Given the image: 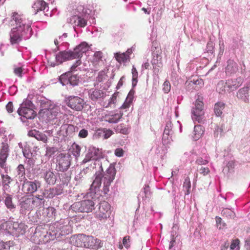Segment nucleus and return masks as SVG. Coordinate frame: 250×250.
I'll return each instance as SVG.
<instances>
[{
  "label": "nucleus",
  "mask_w": 250,
  "mask_h": 250,
  "mask_svg": "<svg viewBox=\"0 0 250 250\" xmlns=\"http://www.w3.org/2000/svg\"><path fill=\"white\" fill-rule=\"evenodd\" d=\"M105 166H102V169H99L98 167L94 169L95 174L93 177V181L87 192V195L92 199L96 198L97 195H100L102 185L103 192L104 194H107L110 190L111 184L115 179L116 170L114 164H110L105 172L103 173V167Z\"/></svg>",
  "instance_id": "obj_1"
},
{
  "label": "nucleus",
  "mask_w": 250,
  "mask_h": 250,
  "mask_svg": "<svg viewBox=\"0 0 250 250\" xmlns=\"http://www.w3.org/2000/svg\"><path fill=\"white\" fill-rule=\"evenodd\" d=\"M64 108L62 105H51L47 111V120L51 122L52 125L58 126L61 125L60 130L57 131V134L63 136H73L75 132L78 131L79 128L72 125L67 124V115L63 113Z\"/></svg>",
  "instance_id": "obj_2"
},
{
  "label": "nucleus",
  "mask_w": 250,
  "mask_h": 250,
  "mask_svg": "<svg viewBox=\"0 0 250 250\" xmlns=\"http://www.w3.org/2000/svg\"><path fill=\"white\" fill-rule=\"evenodd\" d=\"M10 23L12 26H15L10 33L11 44H18L22 40L28 39L32 35V29L31 27L32 22L23 15L14 13Z\"/></svg>",
  "instance_id": "obj_3"
},
{
  "label": "nucleus",
  "mask_w": 250,
  "mask_h": 250,
  "mask_svg": "<svg viewBox=\"0 0 250 250\" xmlns=\"http://www.w3.org/2000/svg\"><path fill=\"white\" fill-rule=\"evenodd\" d=\"M89 47L87 42H83L76 46L73 50L66 51L62 49L59 50V52L55 55L56 62H51L50 65L54 67L57 64H61L67 61L81 58L83 54L88 50ZM55 51L57 50L56 49Z\"/></svg>",
  "instance_id": "obj_4"
},
{
  "label": "nucleus",
  "mask_w": 250,
  "mask_h": 250,
  "mask_svg": "<svg viewBox=\"0 0 250 250\" xmlns=\"http://www.w3.org/2000/svg\"><path fill=\"white\" fill-rule=\"evenodd\" d=\"M101 150L94 146H89L86 152L85 157L81 163V165L88 164V167L93 169L98 167L102 169V166H107V160L102 158Z\"/></svg>",
  "instance_id": "obj_5"
},
{
  "label": "nucleus",
  "mask_w": 250,
  "mask_h": 250,
  "mask_svg": "<svg viewBox=\"0 0 250 250\" xmlns=\"http://www.w3.org/2000/svg\"><path fill=\"white\" fill-rule=\"evenodd\" d=\"M72 231V228L69 225L68 219H61L55 222L49 227V233L51 238H59L62 236L69 234Z\"/></svg>",
  "instance_id": "obj_6"
},
{
  "label": "nucleus",
  "mask_w": 250,
  "mask_h": 250,
  "mask_svg": "<svg viewBox=\"0 0 250 250\" xmlns=\"http://www.w3.org/2000/svg\"><path fill=\"white\" fill-rule=\"evenodd\" d=\"M73 15L68 20V21L72 24L76 31V26L83 27L86 25V19L88 16L86 14V10L84 6L78 3L73 7Z\"/></svg>",
  "instance_id": "obj_7"
},
{
  "label": "nucleus",
  "mask_w": 250,
  "mask_h": 250,
  "mask_svg": "<svg viewBox=\"0 0 250 250\" xmlns=\"http://www.w3.org/2000/svg\"><path fill=\"white\" fill-rule=\"evenodd\" d=\"M20 205L21 211L25 213L26 211L32 210L35 208L43 207V201L37 194L32 197L25 196L20 200Z\"/></svg>",
  "instance_id": "obj_8"
},
{
  "label": "nucleus",
  "mask_w": 250,
  "mask_h": 250,
  "mask_svg": "<svg viewBox=\"0 0 250 250\" xmlns=\"http://www.w3.org/2000/svg\"><path fill=\"white\" fill-rule=\"evenodd\" d=\"M51 236L49 233V229L43 228L42 226H38L33 235L31 236L30 239L32 242L37 244L45 243L50 240H53L51 238Z\"/></svg>",
  "instance_id": "obj_9"
},
{
  "label": "nucleus",
  "mask_w": 250,
  "mask_h": 250,
  "mask_svg": "<svg viewBox=\"0 0 250 250\" xmlns=\"http://www.w3.org/2000/svg\"><path fill=\"white\" fill-rule=\"evenodd\" d=\"M177 128H179L180 132L182 131V125L177 121L174 125L170 121L167 122L163 135V143L164 145H168L173 141V135L176 131Z\"/></svg>",
  "instance_id": "obj_10"
},
{
  "label": "nucleus",
  "mask_w": 250,
  "mask_h": 250,
  "mask_svg": "<svg viewBox=\"0 0 250 250\" xmlns=\"http://www.w3.org/2000/svg\"><path fill=\"white\" fill-rule=\"evenodd\" d=\"M95 203L90 199L76 202L71 206V209L75 212H90L94 209Z\"/></svg>",
  "instance_id": "obj_11"
},
{
  "label": "nucleus",
  "mask_w": 250,
  "mask_h": 250,
  "mask_svg": "<svg viewBox=\"0 0 250 250\" xmlns=\"http://www.w3.org/2000/svg\"><path fill=\"white\" fill-rule=\"evenodd\" d=\"M10 152V146L7 136H4L0 142V167L5 168Z\"/></svg>",
  "instance_id": "obj_12"
},
{
  "label": "nucleus",
  "mask_w": 250,
  "mask_h": 250,
  "mask_svg": "<svg viewBox=\"0 0 250 250\" xmlns=\"http://www.w3.org/2000/svg\"><path fill=\"white\" fill-rule=\"evenodd\" d=\"M204 104L202 101L197 100L195 104V107L192 108L191 111V118L193 121L195 123H203L205 121Z\"/></svg>",
  "instance_id": "obj_13"
},
{
  "label": "nucleus",
  "mask_w": 250,
  "mask_h": 250,
  "mask_svg": "<svg viewBox=\"0 0 250 250\" xmlns=\"http://www.w3.org/2000/svg\"><path fill=\"white\" fill-rule=\"evenodd\" d=\"M41 174L45 183L48 185H54L59 180L61 181L60 174L57 171L50 169L47 170L42 169Z\"/></svg>",
  "instance_id": "obj_14"
},
{
  "label": "nucleus",
  "mask_w": 250,
  "mask_h": 250,
  "mask_svg": "<svg viewBox=\"0 0 250 250\" xmlns=\"http://www.w3.org/2000/svg\"><path fill=\"white\" fill-rule=\"evenodd\" d=\"M111 213V206L106 202L100 204L98 210L95 212V217L100 221H104L110 217Z\"/></svg>",
  "instance_id": "obj_15"
},
{
  "label": "nucleus",
  "mask_w": 250,
  "mask_h": 250,
  "mask_svg": "<svg viewBox=\"0 0 250 250\" xmlns=\"http://www.w3.org/2000/svg\"><path fill=\"white\" fill-rule=\"evenodd\" d=\"M59 81L62 85L69 84L72 86L77 85L79 83V77L76 74L67 72L62 74L59 78Z\"/></svg>",
  "instance_id": "obj_16"
},
{
  "label": "nucleus",
  "mask_w": 250,
  "mask_h": 250,
  "mask_svg": "<svg viewBox=\"0 0 250 250\" xmlns=\"http://www.w3.org/2000/svg\"><path fill=\"white\" fill-rule=\"evenodd\" d=\"M18 113L21 116L20 118L22 123L26 125H29L31 120L36 116V113L32 108L20 107Z\"/></svg>",
  "instance_id": "obj_17"
},
{
  "label": "nucleus",
  "mask_w": 250,
  "mask_h": 250,
  "mask_svg": "<svg viewBox=\"0 0 250 250\" xmlns=\"http://www.w3.org/2000/svg\"><path fill=\"white\" fill-rule=\"evenodd\" d=\"M21 190L26 193L33 194L38 191L41 187V183L38 180H28L21 184Z\"/></svg>",
  "instance_id": "obj_18"
},
{
  "label": "nucleus",
  "mask_w": 250,
  "mask_h": 250,
  "mask_svg": "<svg viewBox=\"0 0 250 250\" xmlns=\"http://www.w3.org/2000/svg\"><path fill=\"white\" fill-rule=\"evenodd\" d=\"M156 51L152 53L153 58L151 61L152 64L154 69V79H158V73L159 68L162 66V57L161 56V50L155 47Z\"/></svg>",
  "instance_id": "obj_19"
},
{
  "label": "nucleus",
  "mask_w": 250,
  "mask_h": 250,
  "mask_svg": "<svg viewBox=\"0 0 250 250\" xmlns=\"http://www.w3.org/2000/svg\"><path fill=\"white\" fill-rule=\"evenodd\" d=\"M71 156L69 154L60 153L57 157V166L60 171L68 169L70 166Z\"/></svg>",
  "instance_id": "obj_20"
},
{
  "label": "nucleus",
  "mask_w": 250,
  "mask_h": 250,
  "mask_svg": "<svg viewBox=\"0 0 250 250\" xmlns=\"http://www.w3.org/2000/svg\"><path fill=\"white\" fill-rule=\"evenodd\" d=\"M89 236L84 234L73 235L70 238V242L77 247L87 248Z\"/></svg>",
  "instance_id": "obj_21"
},
{
  "label": "nucleus",
  "mask_w": 250,
  "mask_h": 250,
  "mask_svg": "<svg viewBox=\"0 0 250 250\" xmlns=\"http://www.w3.org/2000/svg\"><path fill=\"white\" fill-rule=\"evenodd\" d=\"M250 90V79L245 84L244 86L239 89L236 93L237 99L244 103L249 102V91Z\"/></svg>",
  "instance_id": "obj_22"
},
{
  "label": "nucleus",
  "mask_w": 250,
  "mask_h": 250,
  "mask_svg": "<svg viewBox=\"0 0 250 250\" xmlns=\"http://www.w3.org/2000/svg\"><path fill=\"white\" fill-rule=\"evenodd\" d=\"M84 104L83 100L78 96H70L68 98V106L76 111H81Z\"/></svg>",
  "instance_id": "obj_23"
},
{
  "label": "nucleus",
  "mask_w": 250,
  "mask_h": 250,
  "mask_svg": "<svg viewBox=\"0 0 250 250\" xmlns=\"http://www.w3.org/2000/svg\"><path fill=\"white\" fill-rule=\"evenodd\" d=\"M243 80L240 77L228 79L227 81L228 92L230 93L236 90L243 83Z\"/></svg>",
  "instance_id": "obj_24"
},
{
  "label": "nucleus",
  "mask_w": 250,
  "mask_h": 250,
  "mask_svg": "<svg viewBox=\"0 0 250 250\" xmlns=\"http://www.w3.org/2000/svg\"><path fill=\"white\" fill-rule=\"evenodd\" d=\"M67 34L63 33L62 35L59 36V37L54 40V43L56 46V48L54 50H60L63 49L62 46H63L65 48L67 47L68 43L67 42Z\"/></svg>",
  "instance_id": "obj_25"
},
{
  "label": "nucleus",
  "mask_w": 250,
  "mask_h": 250,
  "mask_svg": "<svg viewBox=\"0 0 250 250\" xmlns=\"http://www.w3.org/2000/svg\"><path fill=\"white\" fill-rule=\"evenodd\" d=\"M123 115L121 111L111 112L105 115L104 120L109 123L116 124L122 118Z\"/></svg>",
  "instance_id": "obj_26"
},
{
  "label": "nucleus",
  "mask_w": 250,
  "mask_h": 250,
  "mask_svg": "<svg viewBox=\"0 0 250 250\" xmlns=\"http://www.w3.org/2000/svg\"><path fill=\"white\" fill-rule=\"evenodd\" d=\"M35 11V14L39 11H43L45 15L48 16L47 12L48 11L49 7L47 4L42 0H38L35 2L32 6Z\"/></svg>",
  "instance_id": "obj_27"
},
{
  "label": "nucleus",
  "mask_w": 250,
  "mask_h": 250,
  "mask_svg": "<svg viewBox=\"0 0 250 250\" xmlns=\"http://www.w3.org/2000/svg\"><path fill=\"white\" fill-rule=\"evenodd\" d=\"M88 95L91 100L97 101L101 100L105 94L102 90L92 88L89 90Z\"/></svg>",
  "instance_id": "obj_28"
},
{
  "label": "nucleus",
  "mask_w": 250,
  "mask_h": 250,
  "mask_svg": "<svg viewBox=\"0 0 250 250\" xmlns=\"http://www.w3.org/2000/svg\"><path fill=\"white\" fill-rule=\"evenodd\" d=\"M88 239V244L87 246V248L98 250L102 247L103 243L101 240L92 236H89V238Z\"/></svg>",
  "instance_id": "obj_29"
},
{
  "label": "nucleus",
  "mask_w": 250,
  "mask_h": 250,
  "mask_svg": "<svg viewBox=\"0 0 250 250\" xmlns=\"http://www.w3.org/2000/svg\"><path fill=\"white\" fill-rule=\"evenodd\" d=\"M0 229L1 232L6 234L14 236V231L13 229L12 222L10 221V217L8 221L3 222L0 224Z\"/></svg>",
  "instance_id": "obj_30"
},
{
  "label": "nucleus",
  "mask_w": 250,
  "mask_h": 250,
  "mask_svg": "<svg viewBox=\"0 0 250 250\" xmlns=\"http://www.w3.org/2000/svg\"><path fill=\"white\" fill-rule=\"evenodd\" d=\"M238 70V65L232 60H229L227 62V65L225 68V72L228 75L235 74Z\"/></svg>",
  "instance_id": "obj_31"
},
{
  "label": "nucleus",
  "mask_w": 250,
  "mask_h": 250,
  "mask_svg": "<svg viewBox=\"0 0 250 250\" xmlns=\"http://www.w3.org/2000/svg\"><path fill=\"white\" fill-rule=\"evenodd\" d=\"M28 135L35 138L37 140L42 141L44 143H46L48 141L47 135L42 132L36 130H31L28 132Z\"/></svg>",
  "instance_id": "obj_32"
},
{
  "label": "nucleus",
  "mask_w": 250,
  "mask_h": 250,
  "mask_svg": "<svg viewBox=\"0 0 250 250\" xmlns=\"http://www.w3.org/2000/svg\"><path fill=\"white\" fill-rule=\"evenodd\" d=\"M55 192L56 191L54 188H49L48 189H44L41 192V194H37V195H39L40 198L42 199L44 206L46 202L44 198L50 199L53 198L55 196Z\"/></svg>",
  "instance_id": "obj_33"
},
{
  "label": "nucleus",
  "mask_w": 250,
  "mask_h": 250,
  "mask_svg": "<svg viewBox=\"0 0 250 250\" xmlns=\"http://www.w3.org/2000/svg\"><path fill=\"white\" fill-rule=\"evenodd\" d=\"M205 131L204 127L201 125H195L193 132V139L194 141L199 139Z\"/></svg>",
  "instance_id": "obj_34"
},
{
  "label": "nucleus",
  "mask_w": 250,
  "mask_h": 250,
  "mask_svg": "<svg viewBox=\"0 0 250 250\" xmlns=\"http://www.w3.org/2000/svg\"><path fill=\"white\" fill-rule=\"evenodd\" d=\"M93 170L94 169L88 166L86 167L85 168H83V170H82L75 177V180L76 181V185L80 184L84 178V176L89 171Z\"/></svg>",
  "instance_id": "obj_35"
},
{
  "label": "nucleus",
  "mask_w": 250,
  "mask_h": 250,
  "mask_svg": "<svg viewBox=\"0 0 250 250\" xmlns=\"http://www.w3.org/2000/svg\"><path fill=\"white\" fill-rule=\"evenodd\" d=\"M217 91L221 94H224L227 91L228 92V88L227 87V81L223 80L220 81L216 86Z\"/></svg>",
  "instance_id": "obj_36"
},
{
  "label": "nucleus",
  "mask_w": 250,
  "mask_h": 250,
  "mask_svg": "<svg viewBox=\"0 0 250 250\" xmlns=\"http://www.w3.org/2000/svg\"><path fill=\"white\" fill-rule=\"evenodd\" d=\"M4 203L7 208L11 211H14L16 208V205L13 203L11 195L6 194Z\"/></svg>",
  "instance_id": "obj_37"
},
{
  "label": "nucleus",
  "mask_w": 250,
  "mask_h": 250,
  "mask_svg": "<svg viewBox=\"0 0 250 250\" xmlns=\"http://www.w3.org/2000/svg\"><path fill=\"white\" fill-rule=\"evenodd\" d=\"M225 104L222 102H218L216 103L214 107V111L215 114L217 116H220L222 113L223 110L224 109Z\"/></svg>",
  "instance_id": "obj_38"
},
{
  "label": "nucleus",
  "mask_w": 250,
  "mask_h": 250,
  "mask_svg": "<svg viewBox=\"0 0 250 250\" xmlns=\"http://www.w3.org/2000/svg\"><path fill=\"white\" fill-rule=\"evenodd\" d=\"M2 182L4 191H8L9 189V184L12 181V179L8 175H2Z\"/></svg>",
  "instance_id": "obj_39"
},
{
  "label": "nucleus",
  "mask_w": 250,
  "mask_h": 250,
  "mask_svg": "<svg viewBox=\"0 0 250 250\" xmlns=\"http://www.w3.org/2000/svg\"><path fill=\"white\" fill-rule=\"evenodd\" d=\"M134 92L130 91L127 95V96L125 101L124 103L121 106V109H126L129 108L130 104L132 102L133 99Z\"/></svg>",
  "instance_id": "obj_40"
},
{
  "label": "nucleus",
  "mask_w": 250,
  "mask_h": 250,
  "mask_svg": "<svg viewBox=\"0 0 250 250\" xmlns=\"http://www.w3.org/2000/svg\"><path fill=\"white\" fill-rule=\"evenodd\" d=\"M115 57L116 60L120 63H125L130 61V57L125 53L122 54L116 53L115 54Z\"/></svg>",
  "instance_id": "obj_41"
},
{
  "label": "nucleus",
  "mask_w": 250,
  "mask_h": 250,
  "mask_svg": "<svg viewBox=\"0 0 250 250\" xmlns=\"http://www.w3.org/2000/svg\"><path fill=\"white\" fill-rule=\"evenodd\" d=\"M222 215L228 219H233L235 216V214L232 210L225 208H224L221 212Z\"/></svg>",
  "instance_id": "obj_42"
},
{
  "label": "nucleus",
  "mask_w": 250,
  "mask_h": 250,
  "mask_svg": "<svg viewBox=\"0 0 250 250\" xmlns=\"http://www.w3.org/2000/svg\"><path fill=\"white\" fill-rule=\"evenodd\" d=\"M27 226L23 223H20V226L17 230H14V236H19L20 235H22L24 233Z\"/></svg>",
  "instance_id": "obj_43"
},
{
  "label": "nucleus",
  "mask_w": 250,
  "mask_h": 250,
  "mask_svg": "<svg viewBox=\"0 0 250 250\" xmlns=\"http://www.w3.org/2000/svg\"><path fill=\"white\" fill-rule=\"evenodd\" d=\"M81 151V147L80 146L75 143L73 144L72 146V153L76 159L80 157Z\"/></svg>",
  "instance_id": "obj_44"
},
{
  "label": "nucleus",
  "mask_w": 250,
  "mask_h": 250,
  "mask_svg": "<svg viewBox=\"0 0 250 250\" xmlns=\"http://www.w3.org/2000/svg\"><path fill=\"white\" fill-rule=\"evenodd\" d=\"M26 164V169L27 171H30L31 169H33L35 164V160L32 157L28 159H26L24 161Z\"/></svg>",
  "instance_id": "obj_45"
},
{
  "label": "nucleus",
  "mask_w": 250,
  "mask_h": 250,
  "mask_svg": "<svg viewBox=\"0 0 250 250\" xmlns=\"http://www.w3.org/2000/svg\"><path fill=\"white\" fill-rule=\"evenodd\" d=\"M13 246L12 241L4 242L0 240V250H10V247Z\"/></svg>",
  "instance_id": "obj_46"
},
{
  "label": "nucleus",
  "mask_w": 250,
  "mask_h": 250,
  "mask_svg": "<svg viewBox=\"0 0 250 250\" xmlns=\"http://www.w3.org/2000/svg\"><path fill=\"white\" fill-rule=\"evenodd\" d=\"M103 53L101 51H96L94 53L93 61L94 62L99 63L103 62Z\"/></svg>",
  "instance_id": "obj_47"
},
{
  "label": "nucleus",
  "mask_w": 250,
  "mask_h": 250,
  "mask_svg": "<svg viewBox=\"0 0 250 250\" xmlns=\"http://www.w3.org/2000/svg\"><path fill=\"white\" fill-rule=\"evenodd\" d=\"M23 66H18L14 68V73L20 77H22V75L25 73Z\"/></svg>",
  "instance_id": "obj_48"
},
{
  "label": "nucleus",
  "mask_w": 250,
  "mask_h": 250,
  "mask_svg": "<svg viewBox=\"0 0 250 250\" xmlns=\"http://www.w3.org/2000/svg\"><path fill=\"white\" fill-rule=\"evenodd\" d=\"M192 80L194 82V85H195V87L201 88L204 84L203 80L199 78H194Z\"/></svg>",
  "instance_id": "obj_49"
},
{
  "label": "nucleus",
  "mask_w": 250,
  "mask_h": 250,
  "mask_svg": "<svg viewBox=\"0 0 250 250\" xmlns=\"http://www.w3.org/2000/svg\"><path fill=\"white\" fill-rule=\"evenodd\" d=\"M132 85L134 86L136 85L137 83V77H138V72L136 68L133 66L132 69Z\"/></svg>",
  "instance_id": "obj_50"
},
{
  "label": "nucleus",
  "mask_w": 250,
  "mask_h": 250,
  "mask_svg": "<svg viewBox=\"0 0 250 250\" xmlns=\"http://www.w3.org/2000/svg\"><path fill=\"white\" fill-rule=\"evenodd\" d=\"M104 135V129H97L94 134L93 138L94 139H97L103 137Z\"/></svg>",
  "instance_id": "obj_51"
},
{
  "label": "nucleus",
  "mask_w": 250,
  "mask_h": 250,
  "mask_svg": "<svg viewBox=\"0 0 250 250\" xmlns=\"http://www.w3.org/2000/svg\"><path fill=\"white\" fill-rule=\"evenodd\" d=\"M106 77L105 71L102 70L99 72L98 76L97 77L96 81L98 83L103 82L105 79Z\"/></svg>",
  "instance_id": "obj_52"
},
{
  "label": "nucleus",
  "mask_w": 250,
  "mask_h": 250,
  "mask_svg": "<svg viewBox=\"0 0 250 250\" xmlns=\"http://www.w3.org/2000/svg\"><path fill=\"white\" fill-rule=\"evenodd\" d=\"M239 240L238 239L233 240L230 246V250H239Z\"/></svg>",
  "instance_id": "obj_53"
},
{
  "label": "nucleus",
  "mask_w": 250,
  "mask_h": 250,
  "mask_svg": "<svg viewBox=\"0 0 250 250\" xmlns=\"http://www.w3.org/2000/svg\"><path fill=\"white\" fill-rule=\"evenodd\" d=\"M16 174L22 175L25 174V168L22 164H20L16 169Z\"/></svg>",
  "instance_id": "obj_54"
},
{
  "label": "nucleus",
  "mask_w": 250,
  "mask_h": 250,
  "mask_svg": "<svg viewBox=\"0 0 250 250\" xmlns=\"http://www.w3.org/2000/svg\"><path fill=\"white\" fill-rule=\"evenodd\" d=\"M185 86L187 90L190 91L192 89H195V86L194 85V82L192 80H188L185 83Z\"/></svg>",
  "instance_id": "obj_55"
},
{
  "label": "nucleus",
  "mask_w": 250,
  "mask_h": 250,
  "mask_svg": "<svg viewBox=\"0 0 250 250\" xmlns=\"http://www.w3.org/2000/svg\"><path fill=\"white\" fill-rule=\"evenodd\" d=\"M183 187L187 190L186 194H188L189 193V189L191 187L190 182L189 178H187L185 179L183 184Z\"/></svg>",
  "instance_id": "obj_56"
},
{
  "label": "nucleus",
  "mask_w": 250,
  "mask_h": 250,
  "mask_svg": "<svg viewBox=\"0 0 250 250\" xmlns=\"http://www.w3.org/2000/svg\"><path fill=\"white\" fill-rule=\"evenodd\" d=\"M57 148L54 147H47L46 150V155L49 157H51L56 151Z\"/></svg>",
  "instance_id": "obj_57"
},
{
  "label": "nucleus",
  "mask_w": 250,
  "mask_h": 250,
  "mask_svg": "<svg viewBox=\"0 0 250 250\" xmlns=\"http://www.w3.org/2000/svg\"><path fill=\"white\" fill-rule=\"evenodd\" d=\"M20 107H30L33 109V104L31 101L29 100H26L21 104Z\"/></svg>",
  "instance_id": "obj_58"
},
{
  "label": "nucleus",
  "mask_w": 250,
  "mask_h": 250,
  "mask_svg": "<svg viewBox=\"0 0 250 250\" xmlns=\"http://www.w3.org/2000/svg\"><path fill=\"white\" fill-rule=\"evenodd\" d=\"M163 90L165 93H168L170 90V84L169 82L165 81L163 85Z\"/></svg>",
  "instance_id": "obj_59"
},
{
  "label": "nucleus",
  "mask_w": 250,
  "mask_h": 250,
  "mask_svg": "<svg viewBox=\"0 0 250 250\" xmlns=\"http://www.w3.org/2000/svg\"><path fill=\"white\" fill-rule=\"evenodd\" d=\"M123 244L126 248L128 249L130 246V240L129 236H126L124 237L123 240Z\"/></svg>",
  "instance_id": "obj_60"
},
{
  "label": "nucleus",
  "mask_w": 250,
  "mask_h": 250,
  "mask_svg": "<svg viewBox=\"0 0 250 250\" xmlns=\"http://www.w3.org/2000/svg\"><path fill=\"white\" fill-rule=\"evenodd\" d=\"M223 126H217L215 128L214 133L215 137H218L219 136V135L221 136L222 133H223Z\"/></svg>",
  "instance_id": "obj_61"
},
{
  "label": "nucleus",
  "mask_w": 250,
  "mask_h": 250,
  "mask_svg": "<svg viewBox=\"0 0 250 250\" xmlns=\"http://www.w3.org/2000/svg\"><path fill=\"white\" fill-rule=\"evenodd\" d=\"M80 59L81 58L77 59V60L76 62L71 66L70 71L69 72L73 73V72L76 71V68L81 64Z\"/></svg>",
  "instance_id": "obj_62"
},
{
  "label": "nucleus",
  "mask_w": 250,
  "mask_h": 250,
  "mask_svg": "<svg viewBox=\"0 0 250 250\" xmlns=\"http://www.w3.org/2000/svg\"><path fill=\"white\" fill-rule=\"evenodd\" d=\"M16 220L15 218L13 217H10V221L12 222V226H13V231L17 230V229L20 226V223L16 221Z\"/></svg>",
  "instance_id": "obj_63"
},
{
  "label": "nucleus",
  "mask_w": 250,
  "mask_h": 250,
  "mask_svg": "<svg viewBox=\"0 0 250 250\" xmlns=\"http://www.w3.org/2000/svg\"><path fill=\"white\" fill-rule=\"evenodd\" d=\"M208 161V159L207 157H206L204 159L202 158L199 157L196 162L197 164L203 165L207 164Z\"/></svg>",
  "instance_id": "obj_64"
}]
</instances>
